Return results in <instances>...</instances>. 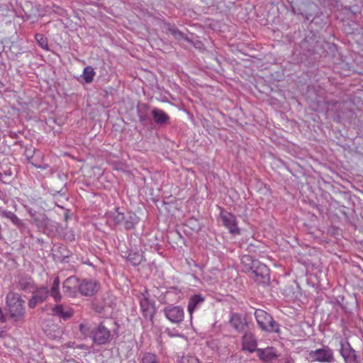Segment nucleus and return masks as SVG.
I'll return each instance as SVG.
<instances>
[{"mask_svg": "<svg viewBox=\"0 0 363 363\" xmlns=\"http://www.w3.org/2000/svg\"><path fill=\"white\" fill-rule=\"evenodd\" d=\"M24 301L19 294L10 292L6 297V306L10 315L15 320H21L25 313Z\"/></svg>", "mask_w": 363, "mask_h": 363, "instance_id": "obj_1", "label": "nucleus"}, {"mask_svg": "<svg viewBox=\"0 0 363 363\" xmlns=\"http://www.w3.org/2000/svg\"><path fill=\"white\" fill-rule=\"evenodd\" d=\"M241 262L244 266V269L247 272L251 271L255 277H264L268 275L269 269L267 267L259 261L253 259L250 255L242 256Z\"/></svg>", "mask_w": 363, "mask_h": 363, "instance_id": "obj_2", "label": "nucleus"}, {"mask_svg": "<svg viewBox=\"0 0 363 363\" xmlns=\"http://www.w3.org/2000/svg\"><path fill=\"white\" fill-rule=\"evenodd\" d=\"M255 315L257 324L259 327L267 332H278L279 326L273 320L272 317L263 310L258 309L255 312Z\"/></svg>", "mask_w": 363, "mask_h": 363, "instance_id": "obj_3", "label": "nucleus"}, {"mask_svg": "<svg viewBox=\"0 0 363 363\" xmlns=\"http://www.w3.org/2000/svg\"><path fill=\"white\" fill-rule=\"evenodd\" d=\"M60 280L58 277H55L50 291L46 287H40L34 291V295L38 298L39 301H43L50 294L53 298L57 301L61 299V294L59 291Z\"/></svg>", "mask_w": 363, "mask_h": 363, "instance_id": "obj_4", "label": "nucleus"}, {"mask_svg": "<svg viewBox=\"0 0 363 363\" xmlns=\"http://www.w3.org/2000/svg\"><path fill=\"white\" fill-rule=\"evenodd\" d=\"M99 284L94 279H84L79 285V291L83 296H91L99 289Z\"/></svg>", "mask_w": 363, "mask_h": 363, "instance_id": "obj_5", "label": "nucleus"}, {"mask_svg": "<svg viewBox=\"0 0 363 363\" xmlns=\"http://www.w3.org/2000/svg\"><path fill=\"white\" fill-rule=\"evenodd\" d=\"M309 357L313 361L330 362L333 360V354L330 349L322 348L311 351Z\"/></svg>", "mask_w": 363, "mask_h": 363, "instance_id": "obj_6", "label": "nucleus"}, {"mask_svg": "<svg viewBox=\"0 0 363 363\" xmlns=\"http://www.w3.org/2000/svg\"><path fill=\"white\" fill-rule=\"evenodd\" d=\"M164 314L167 318L174 323H181L184 316V312L182 307L169 306L164 308Z\"/></svg>", "mask_w": 363, "mask_h": 363, "instance_id": "obj_7", "label": "nucleus"}, {"mask_svg": "<svg viewBox=\"0 0 363 363\" xmlns=\"http://www.w3.org/2000/svg\"><path fill=\"white\" fill-rule=\"evenodd\" d=\"M93 341L99 345L108 342L110 338V331L102 325L97 326L91 332Z\"/></svg>", "mask_w": 363, "mask_h": 363, "instance_id": "obj_8", "label": "nucleus"}, {"mask_svg": "<svg viewBox=\"0 0 363 363\" xmlns=\"http://www.w3.org/2000/svg\"><path fill=\"white\" fill-rule=\"evenodd\" d=\"M221 218L224 225L229 230L231 234H240V229L238 227L236 218L233 214L228 212L221 213Z\"/></svg>", "mask_w": 363, "mask_h": 363, "instance_id": "obj_9", "label": "nucleus"}, {"mask_svg": "<svg viewBox=\"0 0 363 363\" xmlns=\"http://www.w3.org/2000/svg\"><path fill=\"white\" fill-rule=\"evenodd\" d=\"M79 279L75 277L67 278L63 284L64 293L69 297H74L77 290L79 291Z\"/></svg>", "mask_w": 363, "mask_h": 363, "instance_id": "obj_10", "label": "nucleus"}, {"mask_svg": "<svg viewBox=\"0 0 363 363\" xmlns=\"http://www.w3.org/2000/svg\"><path fill=\"white\" fill-rule=\"evenodd\" d=\"M340 353L344 358L345 363H357L355 351L351 347L349 343H342Z\"/></svg>", "mask_w": 363, "mask_h": 363, "instance_id": "obj_11", "label": "nucleus"}, {"mask_svg": "<svg viewBox=\"0 0 363 363\" xmlns=\"http://www.w3.org/2000/svg\"><path fill=\"white\" fill-rule=\"evenodd\" d=\"M259 358L266 362H271L278 357V354L274 347H266L264 349L257 350Z\"/></svg>", "mask_w": 363, "mask_h": 363, "instance_id": "obj_12", "label": "nucleus"}, {"mask_svg": "<svg viewBox=\"0 0 363 363\" xmlns=\"http://www.w3.org/2000/svg\"><path fill=\"white\" fill-rule=\"evenodd\" d=\"M242 350L250 352L257 351V341L251 333H245L242 340Z\"/></svg>", "mask_w": 363, "mask_h": 363, "instance_id": "obj_13", "label": "nucleus"}, {"mask_svg": "<svg viewBox=\"0 0 363 363\" xmlns=\"http://www.w3.org/2000/svg\"><path fill=\"white\" fill-rule=\"evenodd\" d=\"M53 315H57L64 319H67L72 317L74 314V311L69 306L64 305H57L52 308Z\"/></svg>", "mask_w": 363, "mask_h": 363, "instance_id": "obj_14", "label": "nucleus"}, {"mask_svg": "<svg viewBox=\"0 0 363 363\" xmlns=\"http://www.w3.org/2000/svg\"><path fill=\"white\" fill-rule=\"evenodd\" d=\"M204 297L201 294H195L189 298L187 310L191 317L194 311L197 310L204 302Z\"/></svg>", "mask_w": 363, "mask_h": 363, "instance_id": "obj_15", "label": "nucleus"}, {"mask_svg": "<svg viewBox=\"0 0 363 363\" xmlns=\"http://www.w3.org/2000/svg\"><path fill=\"white\" fill-rule=\"evenodd\" d=\"M18 285L21 289L33 292L34 286L31 278L28 276H21L18 278Z\"/></svg>", "mask_w": 363, "mask_h": 363, "instance_id": "obj_16", "label": "nucleus"}, {"mask_svg": "<svg viewBox=\"0 0 363 363\" xmlns=\"http://www.w3.org/2000/svg\"><path fill=\"white\" fill-rule=\"evenodd\" d=\"M230 323L233 327L238 332L244 331L247 327L246 323L238 314H233L230 318Z\"/></svg>", "mask_w": 363, "mask_h": 363, "instance_id": "obj_17", "label": "nucleus"}, {"mask_svg": "<svg viewBox=\"0 0 363 363\" xmlns=\"http://www.w3.org/2000/svg\"><path fill=\"white\" fill-rule=\"evenodd\" d=\"M152 113L157 123L163 124L169 120V116L161 109L155 108L152 109Z\"/></svg>", "mask_w": 363, "mask_h": 363, "instance_id": "obj_18", "label": "nucleus"}, {"mask_svg": "<svg viewBox=\"0 0 363 363\" xmlns=\"http://www.w3.org/2000/svg\"><path fill=\"white\" fill-rule=\"evenodd\" d=\"M140 363H160V362L155 354L145 352L141 356Z\"/></svg>", "mask_w": 363, "mask_h": 363, "instance_id": "obj_19", "label": "nucleus"}, {"mask_svg": "<svg viewBox=\"0 0 363 363\" xmlns=\"http://www.w3.org/2000/svg\"><path fill=\"white\" fill-rule=\"evenodd\" d=\"M94 76L95 72L91 67L88 66L84 69L82 77L86 83H91L93 81Z\"/></svg>", "mask_w": 363, "mask_h": 363, "instance_id": "obj_20", "label": "nucleus"}, {"mask_svg": "<svg viewBox=\"0 0 363 363\" xmlns=\"http://www.w3.org/2000/svg\"><path fill=\"white\" fill-rule=\"evenodd\" d=\"M140 307L146 315H151L153 311V306L150 301L145 297L140 300Z\"/></svg>", "mask_w": 363, "mask_h": 363, "instance_id": "obj_21", "label": "nucleus"}, {"mask_svg": "<svg viewBox=\"0 0 363 363\" xmlns=\"http://www.w3.org/2000/svg\"><path fill=\"white\" fill-rule=\"evenodd\" d=\"M2 216L9 219L14 225L20 226L22 225L21 220L12 212L11 211H2Z\"/></svg>", "mask_w": 363, "mask_h": 363, "instance_id": "obj_22", "label": "nucleus"}, {"mask_svg": "<svg viewBox=\"0 0 363 363\" xmlns=\"http://www.w3.org/2000/svg\"><path fill=\"white\" fill-rule=\"evenodd\" d=\"M53 328H54L53 334L51 333V331H50V330H48V329L45 330V332L47 334V335L52 339L60 337V336L61 335V331L60 330V329L57 328V327L56 325H53Z\"/></svg>", "mask_w": 363, "mask_h": 363, "instance_id": "obj_23", "label": "nucleus"}, {"mask_svg": "<svg viewBox=\"0 0 363 363\" xmlns=\"http://www.w3.org/2000/svg\"><path fill=\"white\" fill-rule=\"evenodd\" d=\"M79 330L84 336H87L90 333V326L88 323H82L79 325Z\"/></svg>", "mask_w": 363, "mask_h": 363, "instance_id": "obj_24", "label": "nucleus"}, {"mask_svg": "<svg viewBox=\"0 0 363 363\" xmlns=\"http://www.w3.org/2000/svg\"><path fill=\"white\" fill-rule=\"evenodd\" d=\"M111 216L113 217L115 223L117 224L121 223L124 219L123 215L117 211L111 213Z\"/></svg>", "mask_w": 363, "mask_h": 363, "instance_id": "obj_25", "label": "nucleus"}, {"mask_svg": "<svg viewBox=\"0 0 363 363\" xmlns=\"http://www.w3.org/2000/svg\"><path fill=\"white\" fill-rule=\"evenodd\" d=\"M35 39L39 43L40 45L44 48V49H48V44H47V42H46V40L44 38V37L43 36V35L41 34H37L35 35Z\"/></svg>", "mask_w": 363, "mask_h": 363, "instance_id": "obj_26", "label": "nucleus"}, {"mask_svg": "<svg viewBox=\"0 0 363 363\" xmlns=\"http://www.w3.org/2000/svg\"><path fill=\"white\" fill-rule=\"evenodd\" d=\"M40 302L41 301H38V298L35 295H33V298L28 302V306L30 308H33L36 306V305L38 303H40Z\"/></svg>", "mask_w": 363, "mask_h": 363, "instance_id": "obj_27", "label": "nucleus"}, {"mask_svg": "<svg viewBox=\"0 0 363 363\" xmlns=\"http://www.w3.org/2000/svg\"><path fill=\"white\" fill-rule=\"evenodd\" d=\"M133 223H129L128 222H126V223H125L126 228H133Z\"/></svg>", "mask_w": 363, "mask_h": 363, "instance_id": "obj_28", "label": "nucleus"}, {"mask_svg": "<svg viewBox=\"0 0 363 363\" xmlns=\"http://www.w3.org/2000/svg\"><path fill=\"white\" fill-rule=\"evenodd\" d=\"M167 334L169 336H176L177 335L176 334H174L173 332H171L169 330H167Z\"/></svg>", "mask_w": 363, "mask_h": 363, "instance_id": "obj_29", "label": "nucleus"}, {"mask_svg": "<svg viewBox=\"0 0 363 363\" xmlns=\"http://www.w3.org/2000/svg\"><path fill=\"white\" fill-rule=\"evenodd\" d=\"M139 262H140V260H139L138 262H133V264H138V263H139Z\"/></svg>", "mask_w": 363, "mask_h": 363, "instance_id": "obj_30", "label": "nucleus"}]
</instances>
